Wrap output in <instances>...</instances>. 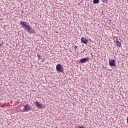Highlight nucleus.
Masks as SVG:
<instances>
[{"mask_svg":"<svg viewBox=\"0 0 128 128\" xmlns=\"http://www.w3.org/2000/svg\"><path fill=\"white\" fill-rule=\"evenodd\" d=\"M126 120H127V124H128V116L127 117Z\"/></svg>","mask_w":128,"mask_h":128,"instance_id":"2eb2a0df","label":"nucleus"},{"mask_svg":"<svg viewBox=\"0 0 128 128\" xmlns=\"http://www.w3.org/2000/svg\"><path fill=\"white\" fill-rule=\"evenodd\" d=\"M56 70H57V72H62L64 69L62 68V64H58L56 66Z\"/></svg>","mask_w":128,"mask_h":128,"instance_id":"7ed1b4c3","label":"nucleus"},{"mask_svg":"<svg viewBox=\"0 0 128 128\" xmlns=\"http://www.w3.org/2000/svg\"><path fill=\"white\" fill-rule=\"evenodd\" d=\"M20 24L22 26V28L25 30H28V32L30 30V25L28 22L21 21L20 22Z\"/></svg>","mask_w":128,"mask_h":128,"instance_id":"f257e3e1","label":"nucleus"},{"mask_svg":"<svg viewBox=\"0 0 128 128\" xmlns=\"http://www.w3.org/2000/svg\"><path fill=\"white\" fill-rule=\"evenodd\" d=\"M74 48L75 49V50H76V48H78V46H74Z\"/></svg>","mask_w":128,"mask_h":128,"instance_id":"ddd939ff","label":"nucleus"},{"mask_svg":"<svg viewBox=\"0 0 128 128\" xmlns=\"http://www.w3.org/2000/svg\"><path fill=\"white\" fill-rule=\"evenodd\" d=\"M109 65L110 66H116V60H109Z\"/></svg>","mask_w":128,"mask_h":128,"instance_id":"20e7f679","label":"nucleus"},{"mask_svg":"<svg viewBox=\"0 0 128 128\" xmlns=\"http://www.w3.org/2000/svg\"><path fill=\"white\" fill-rule=\"evenodd\" d=\"M88 60V58H86L80 59V62H81V64H84V62H86Z\"/></svg>","mask_w":128,"mask_h":128,"instance_id":"6e6552de","label":"nucleus"},{"mask_svg":"<svg viewBox=\"0 0 128 128\" xmlns=\"http://www.w3.org/2000/svg\"><path fill=\"white\" fill-rule=\"evenodd\" d=\"M30 108H32V106H28V104H26L24 106V110H26V112L30 110Z\"/></svg>","mask_w":128,"mask_h":128,"instance_id":"423d86ee","label":"nucleus"},{"mask_svg":"<svg viewBox=\"0 0 128 128\" xmlns=\"http://www.w3.org/2000/svg\"><path fill=\"white\" fill-rule=\"evenodd\" d=\"M93 2L95 4H98V2H100V0H94Z\"/></svg>","mask_w":128,"mask_h":128,"instance_id":"9b49d317","label":"nucleus"},{"mask_svg":"<svg viewBox=\"0 0 128 128\" xmlns=\"http://www.w3.org/2000/svg\"><path fill=\"white\" fill-rule=\"evenodd\" d=\"M127 2H128V0H127Z\"/></svg>","mask_w":128,"mask_h":128,"instance_id":"f3484780","label":"nucleus"},{"mask_svg":"<svg viewBox=\"0 0 128 128\" xmlns=\"http://www.w3.org/2000/svg\"><path fill=\"white\" fill-rule=\"evenodd\" d=\"M20 24L22 26V28L25 30H28V32L30 30V25L28 22L21 21L20 22Z\"/></svg>","mask_w":128,"mask_h":128,"instance_id":"f03ea898","label":"nucleus"},{"mask_svg":"<svg viewBox=\"0 0 128 128\" xmlns=\"http://www.w3.org/2000/svg\"><path fill=\"white\" fill-rule=\"evenodd\" d=\"M78 128H86V127H84V126H80V127H78Z\"/></svg>","mask_w":128,"mask_h":128,"instance_id":"4468645a","label":"nucleus"},{"mask_svg":"<svg viewBox=\"0 0 128 128\" xmlns=\"http://www.w3.org/2000/svg\"><path fill=\"white\" fill-rule=\"evenodd\" d=\"M81 42H82V44H88V40L86 39L85 38L82 37L81 38Z\"/></svg>","mask_w":128,"mask_h":128,"instance_id":"0eeeda50","label":"nucleus"},{"mask_svg":"<svg viewBox=\"0 0 128 128\" xmlns=\"http://www.w3.org/2000/svg\"><path fill=\"white\" fill-rule=\"evenodd\" d=\"M34 104L38 108H44V105L40 104L38 102H34Z\"/></svg>","mask_w":128,"mask_h":128,"instance_id":"39448f33","label":"nucleus"},{"mask_svg":"<svg viewBox=\"0 0 128 128\" xmlns=\"http://www.w3.org/2000/svg\"><path fill=\"white\" fill-rule=\"evenodd\" d=\"M0 106H2V103H0Z\"/></svg>","mask_w":128,"mask_h":128,"instance_id":"dca6fc26","label":"nucleus"},{"mask_svg":"<svg viewBox=\"0 0 128 128\" xmlns=\"http://www.w3.org/2000/svg\"><path fill=\"white\" fill-rule=\"evenodd\" d=\"M37 56L38 58V60H42V56H40V54H37Z\"/></svg>","mask_w":128,"mask_h":128,"instance_id":"9d476101","label":"nucleus"},{"mask_svg":"<svg viewBox=\"0 0 128 128\" xmlns=\"http://www.w3.org/2000/svg\"><path fill=\"white\" fill-rule=\"evenodd\" d=\"M115 42L116 44V46H117L118 48H120V46H122V43H120V41L116 40Z\"/></svg>","mask_w":128,"mask_h":128,"instance_id":"1a4fd4ad","label":"nucleus"},{"mask_svg":"<svg viewBox=\"0 0 128 128\" xmlns=\"http://www.w3.org/2000/svg\"><path fill=\"white\" fill-rule=\"evenodd\" d=\"M103 2H108V0H102Z\"/></svg>","mask_w":128,"mask_h":128,"instance_id":"f8f14e48","label":"nucleus"}]
</instances>
